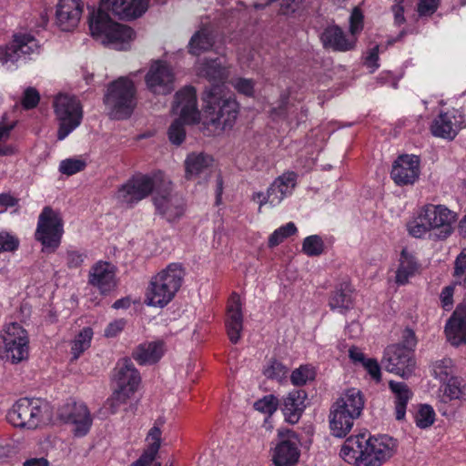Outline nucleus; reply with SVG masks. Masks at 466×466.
Masks as SVG:
<instances>
[{"label": "nucleus", "instance_id": "ea45409f", "mask_svg": "<svg viewBox=\"0 0 466 466\" xmlns=\"http://www.w3.org/2000/svg\"><path fill=\"white\" fill-rule=\"evenodd\" d=\"M454 371V363L451 359L445 358L432 364V375L443 384L448 382L451 378H456Z\"/></svg>", "mask_w": 466, "mask_h": 466}, {"label": "nucleus", "instance_id": "e433bc0d", "mask_svg": "<svg viewBox=\"0 0 466 466\" xmlns=\"http://www.w3.org/2000/svg\"><path fill=\"white\" fill-rule=\"evenodd\" d=\"M445 401L462 404L466 401V382L459 377L451 378L441 386Z\"/></svg>", "mask_w": 466, "mask_h": 466}, {"label": "nucleus", "instance_id": "c85d7f7f", "mask_svg": "<svg viewBox=\"0 0 466 466\" xmlns=\"http://www.w3.org/2000/svg\"><path fill=\"white\" fill-rule=\"evenodd\" d=\"M357 419L332 404L329 415V429L332 435L338 438L345 437L351 431Z\"/></svg>", "mask_w": 466, "mask_h": 466}, {"label": "nucleus", "instance_id": "20e7f679", "mask_svg": "<svg viewBox=\"0 0 466 466\" xmlns=\"http://www.w3.org/2000/svg\"><path fill=\"white\" fill-rule=\"evenodd\" d=\"M185 270L180 263H170L154 275L147 288L145 303L164 308L172 301L181 288Z\"/></svg>", "mask_w": 466, "mask_h": 466}, {"label": "nucleus", "instance_id": "dca6fc26", "mask_svg": "<svg viewBox=\"0 0 466 466\" xmlns=\"http://www.w3.org/2000/svg\"><path fill=\"white\" fill-rule=\"evenodd\" d=\"M61 419L71 427L73 435L82 438L87 435L93 424V418L87 406L83 402L66 403L61 410Z\"/></svg>", "mask_w": 466, "mask_h": 466}, {"label": "nucleus", "instance_id": "13d9d810", "mask_svg": "<svg viewBox=\"0 0 466 466\" xmlns=\"http://www.w3.org/2000/svg\"><path fill=\"white\" fill-rule=\"evenodd\" d=\"M18 240L6 232H0V252L13 251L18 247Z\"/></svg>", "mask_w": 466, "mask_h": 466}, {"label": "nucleus", "instance_id": "c03bdc74", "mask_svg": "<svg viewBox=\"0 0 466 466\" xmlns=\"http://www.w3.org/2000/svg\"><path fill=\"white\" fill-rule=\"evenodd\" d=\"M316 377L315 368L310 364L300 365L290 375V381L295 386H302Z\"/></svg>", "mask_w": 466, "mask_h": 466}, {"label": "nucleus", "instance_id": "0e129e2a", "mask_svg": "<svg viewBox=\"0 0 466 466\" xmlns=\"http://www.w3.org/2000/svg\"><path fill=\"white\" fill-rule=\"evenodd\" d=\"M51 462L48 460V452H44L41 456H29L26 458L22 466H50Z\"/></svg>", "mask_w": 466, "mask_h": 466}, {"label": "nucleus", "instance_id": "7ed1b4c3", "mask_svg": "<svg viewBox=\"0 0 466 466\" xmlns=\"http://www.w3.org/2000/svg\"><path fill=\"white\" fill-rule=\"evenodd\" d=\"M457 220V213L447 206L427 203L418 208L408 222L407 230L416 238L445 240L452 235Z\"/></svg>", "mask_w": 466, "mask_h": 466}, {"label": "nucleus", "instance_id": "f704fd0d", "mask_svg": "<svg viewBox=\"0 0 466 466\" xmlns=\"http://www.w3.org/2000/svg\"><path fill=\"white\" fill-rule=\"evenodd\" d=\"M164 351L162 341H147L137 347L133 358L141 365L154 364L161 359Z\"/></svg>", "mask_w": 466, "mask_h": 466}, {"label": "nucleus", "instance_id": "338daca9", "mask_svg": "<svg viewBox=\"0 0 466 466\" xmlns=\"http://www.w3.org/2000/svg\"><path fill=\"white\" fill-rule=\"evenodd\" d=\"M405 0H395V4L392 6V12L394 14V20L397 25H401L405 22L404 17V3Z\"/></svg>", "mask_w": 466, "mask_h": 466}, {"label": "nucleus", "instance_id": "4be33fe9", "mask_svg": "<svg viewBox=\"0 0 466 466\" xmlns=\"http://www.w3.org/2000/svg\"><path fill=\"white\" fill-rule=\"evenodd\" d=\"M84 0H58L56 6V22L63 31L76 28L84 12Z\"/></svg>", "mask_w": 466, "mask_h": 466}, {"label": "nucleus", "instance_id": "a19ab883", "mask_svg": "<svg viewBox=\"0 0 466 466\" xmlns=\"http://www.w3.org/2000/svg\"><path fill=\"white\" fill-rule=\"evenodd\" d=\"M272 184L275 188L278 189V192L282 196V198H285L292 194L296 187L297 174L292 171L285 172L281 176L278 177Z\"/></svg>", "mask_w": 466, "mask_h": 466}, {"label": "nucleus", "instance_id": "5701e85b", "mask_svg": "<svg viewBox=\"0 0 466 466\" xmlns=\"http://www.w3.org/2000/svg\"><path fill=\"white\" fill-rule=\"evenodd\" d=\"M88 283L97 288L101 294L111 292L116 286L115 266L106 261L95 263L89 271Z\"/></svg>", "mask_w": 466, "mask_h": 466}, {"label": "nucleus", "instance_id": "bf43d9fd", "mask_svg": "<svg viewBox=\"0 0 466 466\" xmlns=\"http://www.w3.org/2000/svg\"><path fill=\"white\" fill-rule=\"evenodd\" d=\"M362 367L367 370L370 376L377 382L381 380L380 367L375 359H368L363 362Z\"/></svg>", "mask_w": 466, "mask_h": 466}, {"label": "nucleus", "instance_id": "49530a36", "mask_svg": "<svg viewBox=\"0 0 466 466\" xmlns=\"http://www.w3.org/2000/svg\"><path fill=\"white\" fill-rule=\"evenodd\" d=\"M301 249L309 257H318L325 250L324 240L319 235L309 236L304 238Z\"/></svg>", "mask_w": 466, "mask_h": 466}, {"label": "nucleus", "instance_id": "052dcab7", "mask_svg": "<svg viewBox=\"0 0 466 466\" xmlns=\"http://www.w3.org/2000/svg\"><path fill=\"white\" fill-rule=\"evenodd\" d=\"M453 294H454V286H447L442 289L440 299L441 307L445 310H450L453 305Z\"/></svg>", "mask_w": 466, "mask_h": 466}, {"label": "nucleus", "instance_id": "e2e57ef3", "mask_svg": "<svg viewBox=\"0 0 466 466\" xmlns=\"http://www.w3.org/2000/svg\"><path fill=\"white\" fill-rule=\"evenodd\" d=\"M364 65L370 69V72H374L379 68V46H375L368 52Z\"/></svg>", "mask_w": 466, "mask_h": 466}, {"label": "nucleus", "instance_id": "cd10ccee", "mask_svg": "<svg viewBox=\"0 0 466 466\" xmlns=\"http://www.w3.org/2000/svg\"><path fill=\"white\" fill-rule=\"evenodd\" d=\"M335 407L359 418L365 405L364 395L360 390L350 388L344 390L333 403Z\"/></svg>", "mask_w": 466, "mask_h": 466}, {"label": "nucleus", "instance_id": "79ce46f5", "mask_svg": "<svg viewBox=\"0 0 466 466\" xmlns=\"http://www.w3.org/2000/svg\"><path fill=\"white\" fill-rule=\"evenodd\" d=\"M436 413L433 408L428 404L418 406L414 413V422L420 429L430 428L435 421Z\"/></svg>", "mask_w": 466, "mask_h": 466}, {"label": "nucleus", "instance_id": "393cba45", "mask_svg": "<svg viewBox=\"0 0 466 466\" xmlns=\"http://www.w3.org/2000/svg\"><path fill=\"white\" fill-rule=\"evenodd\" d=\"M445 335L453 346L466 343V302L457 305L445 325Z\"/></svg>", "mask_w": 466, "mask_h": 466}, {"label": "nucleus", "instance_id": "603ef678", "mask_svg": "<svg viewBox=\"0 0 466 466\" xmlns=\"http://www.w3.org/2000/svg\"><path fill=\"white\" fill-rule=\"evenodd\" d=\"M86 167V163L80 159L67 158L60 162L59 171L62 174L72 176L82 171Z\"/></svg>", "mask_w": 466, "mask_h": 466}, {"label": "nucleus", "instance_id": "c9c22d12", "mask_svg": "<svg viewBox=\"0 0 466 466\" xmlns=\"http://www.w3.org/2000/svg\"><path fill=\"white\" fill-rule=\"evenodd\" d=\"M354 289L350 283L340 284L331 294L329 305L331 309L345 312L353 307Z\"/></svg>", "mask_w": 466, "mask_h": 466}, {"label": "nucleus", "instance_id": "0eeeda50", "mask_svg": "<svg viewBox=\"0 0 466 466\" xmlns=\"http://www.w3.org/2000/svg\"><path fill=\"white\" fill-rule=\"evenodd\" d=\"M173 110L179 115V119L171 124L168 129V137L172 144L180 145L186 137L184 124H195L200 119V111L197 106V94L194 87L187 86L176 94Z\"/></svg>", "mask_w": 466, "mask_h": 466}, {"label": "nucleus", "instance_id": "a211bd4d", "mask_svg": "<svg viewBox=\"0 0 466 466\" xmlns=\"http://www.w3.org/2000/svg\"><path fill=\"white\" fill-rule=\"evenodd\" d=\"M415 365L412 351L404 346L392 345L384 355L385 369L401 377L409 376Z\"/></svg>", "mask_w": 466, "mask_h": 466}, {"label": "nucleus", "instance_id": "09e8293b", "mask_svg": "<svg viewBox=\"0 0 466 466\" xmlns=\"http://www.w3.org/2000/svg\"><path fill=\"white\" fill-rule=\"evenodd\" d=\"M289 369L277 360H271L263 369V374L270 380H282L287 378Z\"/></svg>", "mask_w": 466, "mask_h": 466}, {"label": "nucleus", "instance_id": "5fc2aeb1", "mask_svg": "<svg viewBox=\"0 0 466 466\" xmlns=\"http://www.w3.org/2000/svg\"><path fill=\"white\" fill-rule=\"evenodd\" d=\"M441 0H419L417 11L420 16H429L435 13Z\"/></svg>", "mask_w": 466, "mask_h": 466}, {"label": "nucleus", "instance_id": "69168bd1", "mask_svg": "<svg viewBox=\"0 0 466 466\" xmlns=\"http://www.w3.org/2000/svg\"><path fill=\"white\" fill-rule=\"evenodd\" d=\"M126 321L124 319H116L110 322L105 329L106 338H114L117 336L125 328Z\"/></svg>", "mask_w": 466, "mask_h": 466}, {"label": "nucleus", "instance_id": "2f4dec72", "mask_svg": "<svg viewBox=\"0 0 466 466\" xmlns=\"http://www.w3.org/2000/svg\"><path fill=\"white\" fill-rule=\"evenodd\" d=\"M161 429L154 425L146 437L147 448L131 466H150L158 453L161 445Z\"/></svg>", "mask_w": 466, "mask_h": 466}, {"label": "nucleus", "instance_id": "a878e982", "mask_svg": "<svg viewBox=\"0 0 466 466\" xmlns=\"http://www.w3.org/2000/svg\"><path fill=\"white\" fill-rule=\"evenodd\" d=\"M320 41L327 49L347 52L355 47L357 39L355 36H347L338 25H329L321 33Z\"/></svg>", "mask_w": 466, "mask_h": 466}, {"label": "nucleus", "instance_id": "a18cd8bd", "mask_svg": "<svg viewBox=\"0 0 466 466\" xmlns=\"http://www.w3.org/2000/svg\"><path fill=\"white\" fill-rule=\"evenodd\" d=\"M212 46V38L205 30L196 33L189 43V52L199 56L202 52L208 50Z\"/></svg>", "mask_w": 466, "mask_h": 466}, {"label": "nucleus", "instance_id": "412c9836", "mask_svg": "<svg viewBox=\"0 0 466 466\" xmlns=\"http://www.w3.org/2000/svg\"><path fill=\"white\" fill-rule=\"evenodd\" d=\"M146 83L148 89L155 94H168L174 89L173 72L166 63L156 61L146 76Z\"/></svg>", "mask_w": 466, "mask_h": 466}, {"label": "nucleus", "instance_id": "9b49d317", "mask_svg": "<svg viewBox=\"0 0 466 466\" xmlns=\"http://www.w3.org/2000/svg\"><path fill=\"white\" fill-rule=\"evenodd\" d=\"M54 109L59 122L57 138L63 140L81 124L82 106L76 97L61 94L54 101Z\"/></svg>", "mask_w": 466, "mask_h": 466}, {"label": "nucleus", "instance_id": "f8f14e48", "mask_svg": "<svg viewBox=\"0 0 466 466\" xmlns=\"http://www.w3.org/2000/svg\"><path fill=\"white\" fill-rule=\"evenodd\" d=\"M2 339L5 358L12 364L27 360L30 352L29 335L25 329L16 322L5 326Z\"/></svg>", "mask_w": 466, "mask_h": 466}, {"label": "nucleus", "instance_id": "4c0bfd02", "mask_svg": "<svg viewBox=\"0 0 466 466\" xmlns=\"http://www.w3.org/2000/svg\"><path fill=\"white\" fill-rule=\"evenodd\" d=\"M16 126V120L9 119L5 114L0 121V156H12L16 153V147L8 144L12 130Z\"/></svg>", "mask_w": 466, "mask_h": 466}, {"label": "nucleus", "instance_id": "c756f323", "mask_svg": "<svg viewBox=\"0 0 466 466\" xmlns=\"http://www.w3.org/2000/svg\"><path fill=\"white\" fill-rule=\"evenodd\" d=\"M420 265L415 256L403 248L400 255L399 265L395 272V282L399 286L405 285L409 279L420 271Z\"/></svg>", "mask_w": 466, "mask_h": 466}, {"label": "nucleus", "instance_id": "bb28decb", "mask_svg": "<svg viewBox=\"0 0 466 466\" xmlns=\"http://www.w3.org/2000/svg\"><path fill=\"white\" fill-rule=\"evenodd\" d=\"M306 399L307 394L302 390H294L283 398L281 410L287 421L292 424L299 421L306 407Z\"/></svg>", "mask_w": 466, "mask_h": 466}, {"label": "nucleus", "instance_id": "58836bf2", "mask_svg": "<svg viewBox=\"0 0 466 466\" xmlns=\"http://www.w3.org/2000/svg\"><path fill=\"white\" fill-rule=\"evenodd\" d=\"M94 336L90 327L83 328L71 342V353L75 360L78 359L91 345Z\"/></svg>", "mask_w": 466, "mask_h": 466}, {"label": "nucleus", "instance_id": "774afa93", "mask_svg": "<svg viewBox=\"0 0 466 466\" xmlns=\"http://www.w3.org/2000/svg\"><path fill=\"white\" fill-rule=\"evenodd\" d=\"M349 357L355 364L359 363L363 365V362H365V360H368L365 357V354L361 351V350L355 346L350 348Z\"/></svg>", "mask_w": 466, "mask_h": 466}, {"label": "nucleus", "instance_id": "ddd939ff", "mask_svg": "<svg viewBox=\"0 0 466 466\" xmlns=\"http://www.w3.org/2000/svg\"><path fill=\"white\" fill-rule=\"evenodd\" d=\"M43 410L40 400L23 398L12 406L6 419L14 427L35 430L43 423Z\"/></svg>", "mask_w": 466, "mask_h": 466}, {"label": "nucleus", "instance_id": "3c124183", "mask_svg": "<svg viewBox=\"0 0 466 466\" xmlns=\"http://www.w3.org/2000/svg\"><path fill=\"white\" fill-rule=\"evenodd\" d=\"M453 277L455 284H461L466 281V248L455 259Z\"/></svg>", "mask_w": 466, "mask_h": 466}, {"label": "nucleus", "instance_id": "39448f33", "mask_svg": "<svg viewBox=\"0 0 466 466\" xmlns=\"http://www.w3.org/2000/svg\"><path fill=\"white\" fill-rule=\"evenodd\" d=\"M88 24L92 36L114 49H127L135 39V32L131 27L115 22L101 8L90 12Z\"/></svg>", "mask_w": 466, "mask_h": 466}, {"label": "nucleus", "instance_id": "f3484780", "mask_svg": "<svg viewBox=\"0 0 466 466\" xmlns=\"http://www.w3.org/2000/svg\"><path fill=\"white\" fill-rule=\"evenodd\" d=\"M279 438L272 455L275 466H294L300 456L297 434L290 430H279Z\"/></svg>", "mask_w": 466, "mask_h": 466}, {"label": "nucleus", "instance_id": "aec40b11", "mask_svg": "<svg viewBox=\"0 0 466 466\" xmlns=\"http://www.w3.org/2000/svg\"><path fill=\"white\" fill-rule=\"evenodd\" d=\"M420 174L419 157L415 155H402L394 161L390 177L398 186H406L414 184Z\"/></svg>", "mask_w": 466, "mask_h": 466}, {"label": "nucleus", "instance_id": "de8ad7c7", "mask_svg": "<svg viewBox=\"0 0 466 466\" xmlns=\"http://www.w3.org/2000/svg\"><path fill=\"white\" fill-rule=\"evenodd\" d=\"M298 231L293 222H289L276 230L268 238V247L274 248L282 243L287 238L296 234Z\"/></svg>", "mask_w": 466, "mask_h": 466}, {"label": "nucleus", "instance_id": "473e14b6", "mask_svg": "<svg viewBox=\"0 0 466 466\" xmlns=\"http://www.w3.org/2000/svg\"><path fill=\"white\" fill-rule=\"evenodd\" d=\"M154 203L157 209L164 215L168 220H174L179 218L184 212L183 200L175 195H157L154 198Z\"/></svg>", "mask_w": 466, "mask_h": 466}, {"label": "nucleus", "instance_id": "f257e3e1", "mask_svg": "<svg viewBox=\"0 0 466 466\" xmlns=\"http://www.w3.org/2000/svg\"><path fill=\"white\" fill-rule=\"evenodd\" d=\"M198 72L212 82V86L204 93V112L217 128L225 130L232 127L238 115V104L231 96H227L224 80L228 77L227 68L217 59L202 64Z\"/></svg>", "mask_w": 466, "mask_h": 466}, {"label": "nucleus", "instance_id": "2eb2a0df", "mask_svg": "<svg viewBox=\"0 0 466 466\" xmlns=\"http://www.w3.org/2000/svg\"><path fill=\"white\" fill-rule=\"evenodd\" d=\"M466 128V119L460 109L451 108L441 111L431 123V133L436 137L449 141L453 140L461 130Z\"/></svg>", "mask_w": 466, "mask_h": 466}, {"label": "nucleus", "instance_id": "8fccbe9b", "mask_svg": "<svg viewBox=\"0 0 466 466\" xmlns=\"http://www.w3.org/2000/svg\"><path fill=\"white\" fill-rule=\"evenodd\" d=\"M279 405V400L272 394L264 396L263 398L258 400L254 403V408L256 410L267 414L272 415Z\"/></svg>", "mask_w": 466, "mask_h": 466}, {"label": "nucleus", "instance_id": "b1692460", "mask_svg": "<svg viewBox=\"0 0 466 466\" xmlns=\"http://www.w3.org/2000/svg\"><path fill=\"white\" fill-rule=\"evenodd\" d=\"M149 0H101V6L121 19L141 16L148 8Z\"/></svg>", "mask_w": 466, "mask_h": 466}, {"label": "nucleus", "instance_id": "4468645a", "mask_svg": "<svg viewBox=\"0 0 466 466\" xmlns=\"http://www.w3.org/2000/svg\"><path fill=\"white\" fill-rule=\"evenodd\" d=\"M38 41L30 34H15L10 43L0 46V63L11 68L27 56L39 53Z\"/></svg>", "mask_w": 466, "mask_h": 466}, {"label": "nucleus", "instance_id": "f03ea898", "mask_svg": "<svg viewBox=\"0 0 466 466\" xmlns=\"http://www.w3.org/2000/svg\"><path fill=\"white\" fill-rule=\"evenodd\" d=\"M397 450L398 441L390 435L364 432L347 438L339 455L352 466H382L396 454Z\"/></svg>", "mask_w": 466, "mask_h": 466}, {"label": "nucleus", "instance_id": "680f3d73", "mask_svg": "<svg viewBox=\"0 0 466 466\" xmlns=\"http://www.w3.org/2000/svg\"><path fill=\"white\" fill-rule=\"evenodd\" d=\"M85 258V254L78 250H68L66 252V264L71 268H79L83 264Z\"/></svg>", "mask_w": 466, "mask_h": 466}, {"label": "nucleus", "instance_id": "4d7b16f0", "mask_svg": "<svg viewBox=\"0 0 466 466\" xmlns=\"http://www.w3.org/2000/svg\"><path fill=\"white\" fill-rule=\"evenodd\" d=\"M350 23V30L351 36H355V35L360 32L363 27V15L360 8L355 7L352 10Z\"/></svg>", "mask_w": 466, "mask_h": 466}, {"label": "nucleus", "instance_id": "1a4fd4ad", "mask_svg": "<svg viewBox=\"0 0 466 466\" xmlns=\"http://www.w3.org/2000/svg\"><path fill=\"white\" fill-rule=\"evenodd\" d=\"M64 232L61 212L49 206L44 207L35 231V238L41 243L42 251L54 253L61 244Z\"/></svg>", "mask_w": 466, "mask_h": 466}, {"label": "nucleus", "instance_id": "37998d69", "mask_svg": "<svg viewBox=\"0 0 466 466\" xmlns=\"http://www.w3.org/2000/svg\"><path fill=\"white\" fill-rule=\"evenodd\" d=\"M252 199L258 204L259 209L268 204L270 207H276L279 205L284 199L282 196L275 188L274 185L271 184L268 188L267 192H256L252 196Z\"/></svg>", "mask_w": 466, "mask_h": 466}, {"label": "nucleus", "instance_id": "6e6d98bb", "mask_svg": "<svg viewBox=\"0 0 466 466\" xmlns=\"http://www.w3.org/2000/svg\"><path fill=\"white\" fill-rule=\"evenodd\" d=\"M40 99L39 93L33 87H28L25 90L22 98V106L25 109L34 108L37 106Z\"/></svg>", "mask_w": 466, "mask_h": 466}, {"label": "nucleus", "instance_id": "6e6552de", "mask_svg": "<svg viewBox=\"0 0 466 466\" xmlns=\"http://www.w3.org/2000/svg\"><path fill=\"white\" fill-rule=\"evenodd\" d=\"M158 183L170 184L169 181L165 180L164 175L161 172L150 175L136 174L118 187L115 194V198L122 205L133 207L147 198L157 188Z\"/></svg>", "mask_w": 466, "mask_h": 466}, {"label": "nucleus", "instance_id": "7c9ffc66", "mask_svg": "<svg viewBox=\"0 0 466 466\" xmlns=\"http://www.w3.org/2000/svg\"><path fill=\"white\" fill-rule=\"evenodd\" d=\"M213 164V157L204 153H190L185 159V177L187 179H196L206 174Z\"/></svg>", "mask_w": 466, "mask_h": 466}, {"label": "nucleus", "instance_id": "72a5a7b5", "mask_svg": "<svg viewBox=\"0 0 466 466\" xmlns=\"http://www.w3.org/2000/svg\"><path fill=\"white\" fill-rule=\"evenodd\" d=\"M389 388L393 394L395 418L401 420L406 416L407 405L411 400L413 393L404 382L390 380Z\"/></svg>", "mask_w": 466, "mask_h": 466}, {"label": "nucleus", "instance_id": "6ab92c4d", "mask_svg": "<svg viewBox=\"0 0 466 466\" xmlns=\"http://www.w3.org/2000/svg\"><path fill=\"white\" fill-rule=\"evenodd\" d=\"M244 300L239 294L233 292L228 299L225 326L229 340L236 344L239 341L243 330Z\"/></svg>", "mask_w": 466, "mask_h": 466}, {"label": "nucleus", "instance_id": "864d4df0", "mask_svg": "<svg viewBox=\"0 0 466 466\" xmlns=\"http://www.w3.org/2000/svg\"><path fill=\"white\" fill-rule=\"evenodd\" d=\"M232 86L239 93L247 96H253L255 82L252 79L238 77L231 81Z\"/></svg>", "mask_w": 466, "mask_h": 466}, {"label": "nucleus", "instance_id": "423d86ee", "mask_svg": "<svg viewBox=\"0 0 466 466\" xmlns=\"http://www.w3.org/2000/svg\"><path fill=\"white\" fill-rule=\"evenodd\" d=\"M141 377L133 362L128 359L119 360L113 370V393L106 402L110 414L116 413L138 390Z\"/></svg>", "mask_w": 466, "mask_h": 466}, {"label": "nucleus", "instance_id": "9d476101", "mask_svg": "<svg viewBox=\"0 0 466 466\" xmlns=\"http://www.w3.org/2000/svg\"><path fill=\"white\" fill-rule=\"evenodd\" d=\"M136 90L134 84L127 77H119L107 88L104 102L109 115L115 119L130 116L136 106Z\"/></svg>", "mask_w": 466, "mask_h": 466}]
</instances>
